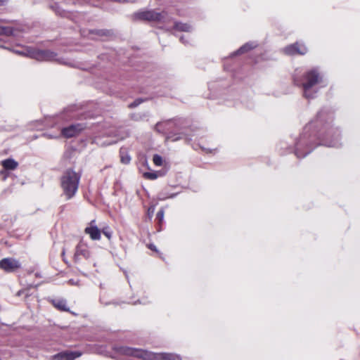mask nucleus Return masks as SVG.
Returning <instances> with one entry per match:
<instances>
[{
  "mask_svg": "<svg viewBox=\"0 0 360 360\" xmlns=\"http://www.w3.org/2000/svg\"><path fill=\"white\" fill-rule=\"evenodd\" d=\"M82 353L78 351H65L60 352L53 356V360H74L81 356Z\"/></svg>",
  "mask_w": 360,
  "mask_h": 360,
  "instance_id": "nucleus-9",
  "label": "nucleus"
},
{
  "mask_svg": "<svg viewBox=\"0 0 360 360\" xmlns=\"http://www.w3.org/2000/svg\"><path fill=\"white\" fill-rule=\"evenodd\" d=\"M163 216H164V212L162 210H160L158 212L157 214V217L160 219V220H162V218H163Z\"/></svg>",
  "mask_w": 360,
  "mask_h": 360,
  "instance_id": "nucleus-29",
  "label": "nucleus"
},
{
  "mask_svg": "<svg viewBox=\"0 0 360 360\" xmlns=\"http://www.w3.org/2000/svg\"><path fill=\"white\" fill-rule=\"evenodd\" d=\"M117 351L122 354L143 359H150L153 356V354L148 351L127 347H121Z\"/></svg>",
  "mask_w": 360,
  "mask_h": 360,
  "instance_id": "nucleus-5",
  "label": "nucleus"
},
{
  "mask_svg": "<svg viewBox=\"0 0 360 360\" xmlns=\"http://www.w3.org/2000/svg\"><path fill=\"white\" fill-rule=\"evenodd\" d=\"M181 138H182V136L179 134L169 133L167 136L166 139L171 140L172 141H177L181 139Z\"/></svg>",
  "mask_w": 360,
  "mask_h": 360,
  "instance_id": "nucleus-19",
  "label": "nucleus"
},
{
  "mask_svg": "<svg viewBox=\"0 0 360 360\" xmlns=\"http://www.w3.org/2000/svg\"><path fill=\"white\" fill-rule=\"evenodd\" d=\"M53 8H55L56 13L59 15H64L65 11H60V9L56 6H53Z\"/></svg>",
  "mask_w": 360,
  "mask_h": 360,
  "instance_id": "nucleus-28",
  "label": "nucleus"
},
{
  "mask_svg": "<svg viewBox=\"0 0 360 360\" xmlns=\"http://www.w3.org/2000/svg\"><path fill=\"white\" fill-rule=\"evenodd\" d=\"M53 306L58 309L63 311H68L69 309L67 307V302L64 299H57L52 301Z\"/></svg>",
  "mask_w": 360,
  "mask_h": 360,
  "instance_id": "nucleus-15",
  "label": "nucleus"
},
{
  "mask_svg": "<svg viewBox=\"0 0 360 360\" xmlns=\"http://www.w3.org/2000/svg\"><path fill=\"white\" fill-rule=\"evenodd\" d=\"M300 145V143H297V148H296V150H295V155L297 158H304L305 157L308 153H309L311 152V150H308L307 152H306L304 154H301L300 153V150H299V146Z\"/></svg>",
  "mask_w": 360,
  "mask_h": 360,
  "instance_id": "nucleus-23",
  "label": "nucleus"
},
{
  "mask_svg": "<svg viewBox=\"0 0 360 360\" xmlns=\"http://www.w3.org/2000/svg\"><path fill=\"white\" fill-rule=\"evenodd\" d=\"M91 33H96L99 36H109L110 35V31L106 30H96L91 32Z\"/></svg>",
  "mask_w": 360,
  "mask_h": 360,
  "instance_id": "nucleus-20",
  "label": "nucleus"
},
{
  "mask_svg": "<svg viewBox=\"0 0 360 360\" xmlns=\"http://www.w3.org/2000/svg\"><path fill=\"white\" fill-rule=\"evenodd\" d=\"M171 120L158 122L155 125V130L159 133L165 134L171 128Z\"/></svg>",
  "mask_w": 360,
  "mask_h": 360,
  "instance_id": "nucleus-14",
  "label": "nucleus"
},
{
  "mask_svg": "<svg viewBox=\"0 0 360 360\" xmlns=\"http://www.w3.org/2000/svg\"><path fill=\"white\" fill-rule=\"evenodd\" d=\"M2 22H8V20L0 19V35L12 36L14 35L15 30L11 26L1 25Z\"/></svg>",
  "mask_w": 360,
  "mask_h": 360,
  "instance_id": "nucleus-12",
  "label": "nucleus"
},
{
  "mask_svg": "<svg viewBox=\"0 0 360 360\" xmlns=\"http://www.w3.org/2000/svg\"><path fill=\"white\" fill-rule=\"evenodd\" d=\"M94 223L95 220H92L90 223L91 226L89 227H86L84 232L86 234H89L92 240H97L101 239V231L96 226L93 225Z\"/></svg>",
  "mask_w": 360,
  "mask_h": 360,
  "instance_id": "nucleus-11",
  "label": "nucleus"
},
{
  "mask_svg": "<svg viewBox=\"0 0 360 360\" xmlns=\"http://www.w3.org/2000/svg\"><path fill=\"white\" fill-rule=\"evenodd\" d=\"M174 29L182 31V32H190L192 30V27L190 25L187 23H182L180 22H175L174 25Z\"/></svg>",
  "mask_w": 360,
  "mask_h": 360,
  "instance_id": "nucleus-17",
  "label": "nucleus"
},
{
  "mask_svg": "<svg viewBox=\"0 0 360 360\" xmlns=\"http://www.w3.org/2000/svg\"><path fill=\"white\" fill-rule=\"evenodd\" d=\"M130 160H131V158L129 155H126V156L122 155L121 156V162L124 164L129 163Z\"/></svg>",
  "mask_w": 360,
  "mask_h": 360,
  "instance_id": "nucleus-26",
  "label": "nucleus"
},
{
  "mask_svg": "<svg viewBox=\"0 0 360 360\" xmlns=\"http://www.w3.org/2000/svg\"><path fill=\"white\" fill-rule=\"evenodd\" d=\"M8 0H0V6H4L7 3Z\"/></svg>",
  "mask_w": 360,
  "mask_h": 360,
  "instance_id": "nucleus-31",
  "label": "nucleus"
},
{
  "mask_svg": "<svg viewBox=\"0 0 360 360\" xmlns=\"http://www.w3.org/2000/svg\"><path fill=\"white\" fill-rule=\"evenodd\" d=\"M80 257H83L85 259L90 257V252L87 246L84 243H79L77 245L74 255L75 262H78L80 260Z\"/></svg>",
  "mask_w": 360,
  "mask_h": 360,
  "instance_id": "nucleus-10",
  "label": "nucleus"
},
{
  "mask_svg": "<svg viewBox=\"0 0 360 360\" xmlns=\"http://www.w3.org/2000/svg\"><path fill=\"white\" fill-rule=\"evenodd\" d=\"M0 47H1V48H4V46H0Z\"/></svg>",
  "mask_w": 360,
  "mask_h": 360,
  "instance_id": "nucleus-35",
  "label": "nucleus"
},
{
  "mask_svg": "<svg viewBox=\"0 0 360 360\" xmlns=\"http://www.w3.org/2000/svg\"><path fill=\"white\" fill-rule=\"evenodd\" d=\"M83 129L84 127L81 124H72L68 127L63 128L61 131V134L65 138H72L77 136Z\"/></svg>",
  "mask_w": 360,
  "mask_h": 360,
  "instance_id": "nucleus-8",
  "label": "nucleus"
},
{
  "mask_svg": "<svg viewBox=\"0 0 360 360\" xmlns=\"http://www.w3.org/2000/svg\"><path fill=\"white\" fill-rule=\"evenodd\" d=\"M143 176L147 179L154 180L158 177L157 172H145Z\"/></svg>",
  "mask_w": 360,
  "mask_h": 360,
  "instance_id": "nucleus-21",
  "label": "nucleus"
},
{
  "mask_svg": "<svg viewBox=\"0 0 360 360\" xmlns=\"http://www.w3.org/2000/svg\"><path fill=\"white\" fill-rule=\"evenodd\" d=\"M143 102V100L141 99H136L134 102L131 103L129 105V108H132L138 106L139 104H141Z\"/></svg>",
  "mask_w": 360,
  "mask_h": 360,
  "instance_id": "nucleus-25",
  "label": "nucleus"
},
{
  "mask_svg": "<svg viewBox=\"0 0 360 360\" xmlns=\"http://www.w3.org/2000/svg\"><path fill=\"white\" fill-rule=\"evenodd\" d=\"M329 147H338L340 146V143H338V140L333 141L330 143L326 144Z\"/></svg>",
  "mask_w": 360,
  "mask_h": 360,
  "instance_id": "nucleus-27",
  "label": "nucleus"
},
{
  "mask_svg": "<svg viewBox=\"0 0 360 360\" xmlns=\"http://www.w3.org/2000/svg\"><path fill=\"white\" fill-rule=\"evenodd\" d=\"M80 176L72 169L66 170L60 178V186L67 200L72 198L79 187Z\"/></svg>",
  "mask_w": 360,
  "mask_h": 360,
  "instance_id": "nucleus-1",
  "label": "nucleus"
},
{
  "mask_svg": "<svg viewBox=\"0 0 360 360\" xmlns=\"http://www.w3.org/2000/svg\"><path fill=\"white\" fill-rule=\"evenodd\" d=\"M257 46V44L254 42H248L242 46L235 53L234 55H238L240 53H245L255 47Z\"/></svg>",
  "mask_w": 360,
  "mask_h": 360,
  "instance_id": "nucleus-16",
  "label": "nucleus"
},
{
  "mask_svg": "<svg viewBox=\"0 0 360 360\" xmlns=\"http://www.w3.org/2000/svg\"><path fill=\"white\" fill-rule=\"evenodd\" d=\"M321 81L322 77L320 76L319 73L316 70L313 69L304 75L301 82L299 83L296 80H295V82L297 85H301L302 86L304 97L310 99L313 98L316 94V92L311 91V88L316 84L321 82Z\"/></svg>",
  "mask_w": 360,
  "mask_h": 360,
  "instance_id": "nucleus-2",
  "label": "nucleus"
},
{
  "mask_svg": "<svg viewBox=\"0 0 360 360\" xmlns=\"http://www.w3.org/2000/svg\"><path fill=\"white\" fill-rule=\"evenodd\" d=\"M135 20H146L149 22H166L169 20L167 12H156L154 10L139 11L132 15Z\"/></svg>",
  "mask_w": 360,
  "mask_h": 360,
  "instance_id": "nucleus-3",
  "label": "nucleus"
},
{
  "mask_svg": "<svg viewBox=\"0 0 360 360\" xmlns=\"http://www.w3.org/2000/svg\"><path fill=\"white\" fill-rule=\"evenodd\" d=\"M309 127V126H306L305 129H307Z\"/></svg>",
  "mask_w": 360,
  "mask_h": 360,
  "instance_id": "nucleus-34",
  "label": "nucleus"
},
{
  "mask_svg": "<svg viewBox=\"0 0 360 360\" xmlns=\"http://www.w3.org/2000/svg\"><path fill=\"white\" fill-rule=\"evenodd\" d=\"M180 40H181L183 43H185V42L184 41V37H181L180 38Z\"/></svg>",
  "mask_w": 360,
  "mask_h": 360,
  "instance_id": "nucleus-33",
  "label": "nucleus"
},
{
  "mask_svg": "<svg viewBox=\"0 0 360 360\" xmlns=\"http://www.w3.org/2000/svg\"><path fill=\"white\" fill-rule=\"evenodd\" d=\"M323 117V112L321 111V112H319L318 113V115H317V118H318L319 120H322Z\"/></svg>",
  "mask_w": 360,
  "mask_h": 360,
  "instance_id": "nucleus-30",
  "label": "nucleus"
},
{
  "mask_svg": "<svg viewBox=\"0 0 360 360\" xmlns=\"http://www.w3.org/2000/svg\"><path fill=\"white\" fill-rule=\"evenodd\" d=\"M2 167L6 170H14L18 166V162L13 158H8L1 162Z\"/></svg>",
  "mask_w": 360,
  "mask_h": 360,
  "instance_id": "nucleus-13",
  "label": "nucleus"
},
{
  "mask_svg": "<svg viewBox=\"0 0 360 360\" xmlns=\"http://www.w3.org/2000/svg\"><path fill=\"white\" fill-rule=\"evenodd\" d=\"M283 52L289 56L295 54L304 55L307 52V49L304 44L296 42L285 46L283 49Z\"/></svg>",
  "mask_w": 360,
  "mask_h": 360,
  "instance_id": "nucleus-7",
  "label": "nucleus"
},
{
  "mask_svg": "<svg viewBox=\"0 0 360 360\" xmlns=\"http://www.w3.org/2000/svg\"><path fill=\"white\" fill-rule=\"evenodd\" d=\"M20 267V262L15 258L6 257L0 260V269L7 273L14 272Z\"/></svg>",
  "mask_w": 360,
  "mask_h": 360,
  "instance_id": "nucleus-6",
  "label": "nucleus"
},
{
  "mask_svg": "<svg viewBox=\"0 0 360 360\" xmlns=\"http://www.w3.org/2000/svg\"><path fill=\"white\" fill-rule=\"evenodd\" d=\"M162 360H181L179 355L172 353H162L160 354Z\"/></svg>",
  "mask_w": 360,
  "mask_h": 360,
  "instance_id": "nucleus-18",
  "label": "nucleus"
},
{
  "mask_svg": "<svg viewBox=\"0 0 360 360\" xmlns=\"http://www.w3.org/2000/svg\"><path fill=\"white\" fill-rule=\"evenodd\" d=\"M102 232L104 234V236H105L108 239H110L112 236V231L110 230L108 227L103 229Z\"/></svg>",
  "mask_w": 360,
  "mask_h": 360,
  "instance_id": "nucleus-24",
  "label": "nucleus"
},
{
  "mask_svg": "<svg viewBox=\"0 0 360 360\" xmlns=\"http://www.w3.org/2000/svg\"><path fill=\"white\" fill-rule=\"evenodd\" d=\"M19 54H24L31 58L36 59L39 61L54 60L56 58V53L49 50H38L34 49H27L25 53L16 51Z\"/></svg>",
  "mask_w": 360,
  "mask_h": 360,
  "instance_id": "nucleus-4",
  "label": "nucleus"
},
{
  "mask_svg": "<svg viewBox=\"0 0 360 360\" xmlns=\"http://www.w3.org/2000/svg\"><path fill=\"white\" fill-rule=\"evenodd\" d=\"M153 161L156 166H161L162 165V158L158 154L153 155Z\"/></svg>",
  "mask_w": 360,
  "mask_h": 360,
  "instance_id": "nucleus-22",
  "label": "nucleus"
},
{
  "mask_svg": "<svg viewBox=\"0 0 360 360\" xmlns=\"http://www.w3.org/2000/svg\"><path fill=\"white\" fill-rule=\"evenodd\" d=\"M149 248H150L151 250H155V245H150Z\"/></svg>",
  "mask_w": 360,
  "mask_h": 360,
  "instance_id": "nucleus-32",
  "label": "nucleus"
}]
</instances>
